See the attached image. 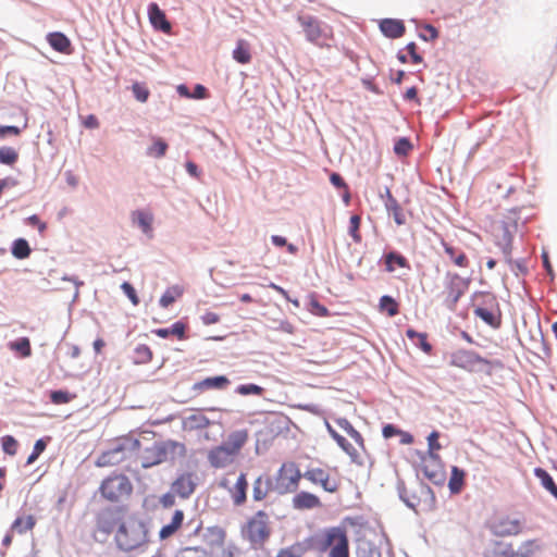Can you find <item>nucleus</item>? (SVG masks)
Here are the masks:
<instances>
[{"label": "nucleus", "mask_w": 557, "mask_h": 557, "mask_svg": "<svg viewBox=\"0 0 557 557\" xmlns=\"http://www.w3.org/2000/svg\"><path fill=\"white\" fill-rule=\"evenodd\" d=\"M96 532L106 536L114 533V542L123 552L138 549L149 542L147 524L135 515H122L119 509L101 510L96 516Z\"/></svg>", "instance_id": "1"}, {"label": "nucleus", "mask_w": 557, "mask_h": 557, "mask_svg": "<svg viewBox=\"0 0 557 557\" xmlns=\"http://www.w3.org/2000/svg\"><path fill=\"white\" fill-rule=\"evenodd\" d=\"M248 438L249 433L246 429L231 432L226 441L208 451L207 460L209 465L214 469H223L231 466L239 456Z\"/></svg>", "instance_id": "2"}, {"label": "nucleus", "mask_w": 557, "mask_h": 557, "mask_svg": "<svg viewBox=\"0 0 557 557\" xmlns=\"http://www.w3.org/2000/svg\"><path fill=\"white\" fill-rule=\"evenodd\" d=\"M186 446L175 441H161L146 447L140 454V463L145 469L158 466L163 462L174 461L176 458L186 456Z\"/></svg>", "instance_id": "3"}, {"label": "nucleus", "mask_w": 557, "mask_h": 557, "mask_svg": "<svg viewBox=\"0 0 557 557\" xmlns=\"http://www.w3.org/2000/svg\"><path fill=\"white\" fill-rule=\"evenodd\" d=\"M140 450L139 440L133 436H122L112 442L110 447L102 451L97 460L96 466L99 468L113 467L132 458Z\"/></svg>", "instance_id": "4"}, {"label": "nucleus", "mask_w": 557, "mask_h": 557, "mask_svg": "<svg viewBox=\"0 0 557 557\" xmlns=\"http://www.w3.org/2000/svg\"><path fill=\"white\" fill-rule=\"evenodd\" d=\"M133 492L134 485L131 479L121 472H112L101 481L98 487L101 498L110 504L126 502L131 498Z\"/></svg>", "instance_id": "5"}, {"label": "nucleus", "mask_w": 557, "mask_h": 557, "mask_svg": "<svg viewBox=\"0 0 557 557\" xmlns=\"http://www.w3.org/2000/svg\"><path fill=\"white\" fill-rule=\"evenodd\" d=\"M271 533L270 517L264 510L257 511L242 528L243 537L256 549L264 546Z\"/></svg>", "instance_id": "6"}, {"label": "nucleus", "mask_w": 557, "mask_h": 557, "mask_svg": "<svg viewBox=\"0 0 557 557\" xmlns=\"http://www.w3.org/2000/svg\"><path fill=\"white\" fill-rule=\"evenodd\" d=\"M315 544L321 552L330 549L329 557H349V541L344 528L325 529L317 537Z\"/></svg>", "instance_id": "7"}, {"label": "nucleus", "mask_w": 557, "mask_h": 557, "mask_svg": "<svg viewBox=\"0 0 557 557\" xmlns=\"http://www.w3.org/2000/svg\"><path fill=\"white\" fill-rule=\"evenodd\" d=\"M301 478H304V474H301L296 462H283L276 472L273 488L280 495L295 493L299 487Z\"/></svg>", "instance_id": "8"}, {"label": "nucleus", "mask_w": 557, "mask_h": 557, "mask_svg": "<svg viewBox=\"0 0 557 557\" xmlns=\"http://www.w3.org/2000/svg\"><path fill=\"white\" fill-rule=\"evenodd\" d=\"M467 288V282L459 274L447 272L442 292L443 304L448 309L454 310Z\"/></svg>", "instance_id": "9"}, {"label": "nucleus", "mask_w": 557, "mask_h": 557, "mask_svg": "<svg viewBox=\"0 0 557 557\" xmlns=\"http://www.w3.org/2000/svg\"><path fill=\"white\" fill-rule=\"evenodd\" d=\"M304 478L314 485L321 486L327 493H336L341 486V480L337 475H333L329 469L311 467L308 468Z\"/></svg>", "instance_id": "10"}, {"label": "nucleus", "mask_w": 557, "mask_h": 557, "mask_svg": "<svg viewBox=\"0 0 557 557\" xmlns=\"http://www.w3.org/2000/svg\"><path fill=\"white\" fill-rule=\"evenodd\" d=\"M450 363L454 367L461 368L467 371H473L488 362L472 350L459 349L451 355Z\"/></svg>", "instance_id": "11"}, {"label": "nucleus", "mask_w": 557, "mask_h": 557, "mask_svg": "<svg viewBox=\"0 0 557 557\" xmlns=\"http://www.w3.org/2000/svg\"><path fill=\"white\" fill-rule=\"evenodd\" d=\"M491 531L497 536L518 535L522 531V521L516 517H500L493 521Z\"/></svg>", "instance_id": "12"}, {"label": "nucleus", "mask_w": 557, "mask_h": 557, "mask_svg": "<svg viewBox=\"0 0 557 557\" xmlns=\"http://www.w3.org/2000/svg\"><path fill=\"white\" fill-rule=\"evenodd\" d=\"M488 302L491 308L476 307L474 309V314L490 326L497 329L502 324V314L495 297H490Z\"/></svg>", "instance_id": "13"}, {"label": "nucleus", "mask_w": 557, "mask_h": 557, "mask_svg": "<svg viewBox=\"0 0 557 557\" xmlns=\"http://www.w3.org/2000/svg\"><path fill=\"white\" fill-rule=\"evenodd\" d=\"M195 474L191 472L180 474L171 486L173 494L180 496L181 498H188L195 492Z\"/></svg>", "instance_id": "14"}, {"label": "nucleus", "mask_w": 557, "mask_h": 557, "mask_svg": "<svg viewBox=\"0 0 557 557\" xmlns=\"http://www.w3.org/2000/svg\"><path fill=\"white\" fill-rule=\"evenodd\" d=\"M226 531L219 525L207 528L203 534V542L207 547V554L226 543Z\"/></svg>", "instance_id": "15"}, {"label": "nucleus", "mask_w": 557, "mask_h": 557, "mask_svg": "<svg viewBox=\"0 0 557 557\" xmlns=\"http://www.w3.org/2000/svg\"><path fill=\"white\" fill-rule=\"evenodd\" d=\"M148 17L154 30L162 33L171 30V23L157 3L152 2L148 5Z\"/></svg>", "instance_id": "16"}, {"label": "nucleus", "mask_w": 557, "mask_h": 557, "mask_svg": "<svg viewBox=\"0 0 557 557\" xmlns=\"http://www.w3.org/2000/svg\"><path fill=\"white\" fill-rule=\"evenodd\" d=\"M293 507L297 510H309L322 506L320 498L309 492L297 493L292 500Z\"/></svg>", "instance_id": "17"}, {"label": "nucleus", "mask_w": 557, "mask_h": 557, "mask_svg": "<svg viewBox=\"0 0 557 557\" xmlns=\"http://www.w3.org/2000/svg\"><path fill=\"white\" fill-rule=\"evenodd\" d=\"M274 485L270 476L259 475L252 484V498L256 502L264 500L269 493L274 490Z\"/></svg>", "instance_id": "18"}, {"label": "nucleus", "mask_w": 557, "mask_h": 557, "mask_svg": "<svg viewBox=\"0 0 557 557\" xmlns=\"http://www.w3.org/2000/svg\"><path fill=\"white\" fill-rule=\"evenodd\" d=\"M379 28L382 35H404L406 25L403 20L382 18L379 21Z\"/></svg>", "instance_id": "19"}, {"label": "nucleus", "mask_w": 557, "mask_h": 557, "mask_svg": "<svg viewBox=\"0 0 557 557\" xmlns=\"http://www.w3.org/2000/svg\"><path fill=\"white\" fill-rule=\"evenodd\" d=\"M298 22L306 35H326L324 29L320 27V21L310 14L298 15Z\"/></svg>", "instance_id": "20"}, {"label": "nucleus", "mask_w": 557, "mask_h": 557, "mask_svg": "<svg viewBox=\"0 0 557 557\" xmlns=\"http://www.w3.org/2000/svg\"><path fill=\"white\" fill-rule=\"evenodd\" d=\"M248 482L245 473H240L234 487L231 490L233 502L236 506L243 505L247 499Z\"/></svg>", "instance_id": "21"}, {"label": "nucleus", "mask_w": 557, "mask_h": 557, "mask_svg": "<svg viewBox=\"0 0 557 557\" xmlns=\"http://www.w3.org/2000/svg\"><path fill=\"white\" fill-rule=\"evenodd\" d=\"M445 253L449 257V259L454 262L455 265L459 268H468L469 267V259L466 256V253L456 247L451 246L445 240L441 242Z\"/></svg>", "instance_id": "22"}, {"label": "nucleus", "mask_w": 557, "mask_h": 557, "mask_svg": "<svg viewBox=\"0 0 557 557\" xmlns=\"http://www.w3.org/2000/svg\"><path fill=\"white\" fill-rule=\"evenodd\" d=\"M183 520L184 512L182 510H176L172 517L171 522L161 528L160 537L168 539L173 535L182 527Z\"/></svg>", "instance_id": "23"}, {"label": "nucleus", "mask_w": 557, "mask_h": 557, "mask_svg": "<svg viewBox=\"0 0 557 557\" xmlns=\"http://www.w3.org/2000/svg\"><path fill=\"white\" fill-rule=\"evenodd\" d=\"M385 268L387 272H394L396 268L409 269L410 264L403 255L392 251L385 255Z\"/></svg>", "instance_id": "24"}, {"label": "nucleus", "mask_w": 557, "mask_h": 557, "mask_svg": "<svg viewBox=\"0 0 557 557\" xmlns=\"http://www.w3.org/2000/svg\"><path fill=\"white\" fill-rule=\"evenodd\" d=\"M233 58L240 64H247L251 60V48L246 40H238L233 51Z\"/></svg>", "instance_id": "25"}, {"label": "nucleus", "mask_w": 557, "mask_h": 557, "mask_svg": "<svg viewBox=\"0 0 557 557\" xmlns=\"http://www.w3.org/2000/svg\"><path fill=\"white\" fill-rule=\"evenodd\" d=\"M35 525L36 518L33 515H28L26 517H17L11 525V530L18 534H24L27 531H32Z\"/></svg>", "instance_id": "26"}, {"label": "nucleus", "mask_w": 557, "mask_h": 557, "mask_svg": "<svg viewBox=\"0 0 557 557\" xmlns=\"http://www.w3.org/2000/svg\"><path fill=\"white\" fill-rule=\"evenodd\" d=\"M386 209L393 215L394 221L401 225L405 223V214L398 201L392 196L391 191L387 189V201Z\"/></svg>", "instance_id": "27"}, {"label": "nucleus", "mask_w": 557, "mask_h": 557, "mask_svg": "<svg viewBox=\"0 0 557 557\" xmlns=\"http://www.w3.org/2000/svg\"><path fill=\"white\" fill-rule=\"evenodd\" d=\"M465 475V471L459 469L458 467L454 466L451 468V473L448 482V487L451 493L457 494L462 490Z\"/></svg>", "instance_id": "28"}, {"label": "nucleus", "mask_w": 557, "mask_h": 557, "mask_svg": "<svg viewBox=\"0 0 557 557\" xmlns=\"http://www.w3.org/2000/svg\"><path fill=\"white\" fill-rule=\"evenodd\" d=\"M534 474L541 481V484L557 499V485L549 473L542 468H535Z\"/></svg>", "instance_id": "29"}, {"label": "nucleus", "mask_w": 557, "mask_h": 557, "mask_svg": "<svg viewBox=\"0 0 557 557\" xmlns=\"http://www.w3.org/2000/svg\"><path fill=\"white\" fill-rule=\"evenodd\" d=\"M185 324L182 322L174 323L170 329H158L154 334L161 338H166L170 335L177 336L178 339L185 338Z\"/></svg>", "instance_id": "30"}, {"label": "nucleus", "mask_w": 557, "mask_h": 557, "mask_svg": "<svg viewBox=\"0 0 557 557\" xmlns=\"http://www.w3.org/2000/svg\"><path fill=\"white\" fill-rule=\"evenodd\" d=\"M380 311L386 312L388 317H395L399 312L398 302L391 296L384 295L380 298Z\"/></svg>", "instance_id": "31"}, {"label": "nucleus", "mask_w": 557, "mask_h": 557, "mask_svg": "<svg viewBox=\"0 0 557 557\" xmlns=\"http://www.w3.org/2000/svg\"><path fill=\"white\" fill-rule=\"evenodd\" d=\"M183 295V289L180 286H172L168 288L161 296L159 302L162 308L170 307L177 298Z\"/></svg>", "instance_id": "32"}, {"label": "nucleus", "mask_w": 557, "mask_h": 557, "mask_svg": "<svg viewBox=\"0 0 557 557\" xmlns=\"http://www.w3.org/2000/svg\"><path fill=\"white\" fill-rule=\"evenodd\" d=\"M50 46L58 52L71 54L73 49L69 37H47Z\"/></svg>", "instance_id": "33"}, {"label": "nucleus", "mask_w": 557, "mask_h": 557, "mask_svg": "<svg viewBox=\"0 0 557 557\" xmlns=\"http://www.w3.org/2000/svg\"><path fill=\"white\" fill-rule=\"evenodd\" d=\"M409 24L413 26V30L417 35H423V32H428L429 35H438L437 28L424 20L411 18L409 20Z\"/></svg>", "instance_id": "34"}, {"label": "nucleus", "mask_w": 557, "mask_h": 557, "mask_svg": "<svg viewBox=\"0 0 557 557\" xmlns=\"http://www.w3.org/2000/svg\"><path fill=\"white\" fill-rule=\"evenodd\" d=\"M9 347L11 350L18 352L24 358L32 355L30 342L27 337H21L15 342H11Z\"/></svg>", "instance_id": "35"}, {"label": "nucleus", "mask_w": 557, "mask_h": 557, "mask_svg": "<svg viewBox=\"0 0 557 557\" xmlns=\"http://www.w3.org/2000/svg\"><path fill=\"white\" fill-rule=\"evenodd\" d=\"M329 432L332 438L337 443V445L349 456L356 457L357 450L347 442V440L339 435L335 430H333L330 425H327Z\"/></svg>", "instance_id": "36"}, {"label": "nucleus", "mask_w": 557, "mask_h": 557, "mask_svg": "<svg viewBox=\"0 0 557 557\" xmlns=\"http://www.w3.org/2000/svg\"><path fill=\"white\" fill-rule=\"evenodd\" d=\"M230 384V380L224 376H213V377H207L203 381L199 383L201 387L205 388H215V389H223Z\"/></svg>", "instance_id": "37"}, {"label": "nucleus", "mask_w": 557, "mask_h": 557, "mask_svg": "<svg viewBox=\"0 0 557 557\" xmlns=\"http://www.w3.org/2000/svg\"><path fill=\"white\" fill-rule=\"evenodd\" d=\"M32 250L24 238H18L13 243L12 255L17 259H25L29 257Z\"/></svg>", "instance_id": "38"}, {"label": "nucleus", "mask_w": 557, "mask_h": 557, "mask_svg": "<svg viewBox=\"0 0 557 557\" xmlns=\"http://www.w3.org/2000/svg\"><path fill=\"white\" fill-rule=\"evenodd\" d=\"M305 553L306 547L304 544L295 543L288 547L280 549L275 557H302Z\"/></svg>", "instance_id": "39"}, {"label": "nucleus", "mask_w": 557, "mask_h": 557, "mask_svg": "<svg viewBox=\"0 0 557 557\" xmlns=\"http://www.w3.org/2000/svg\"><path fill=\"white\" fill-rule=\"evenodd\" d=\"M237 548L232 543H224L208 554V557H236Z\"/></svg>", "instance_id": "40"}, {"label": "nucleus", "mask_w": 557, "mask_h": 557, "mask_svg": "<svg viewBox=\"0 0 557 557\" xmlns=\"http://www.w3.org/2000/svg\"><path fill=\"white\" fill-rule=\"evenodd\" d=\"M540 549V545L536 540H529L522 543L519 550L515 554L518 557H533L534 554Z\"/></svg>", "instance_id": "41"}, {"label": "nucleus", "mask_w": 557, "mask_h": 557, "mask_svg": "<svg viewBox=\"0 0 557 557\" xmlns=\"http://www.w3.org/2000/svg\"><path fill=\"white\" fill-rule=\"evenodd\" d=\"M406 335L410 339L418 338L419 345L424 352L430 354L432 351V346L428 342V335L425 333H419L412 329H409L406 331Z\"/></svg>", "instance_id": "42"}, {"label": "nucleus", "mask_w": 557, "mask_h": 557, "mask_svg": "<svg viewBox=\"0 0 557 557\" xmlns=\"http://www.w3.org/2000/svg\"><path fill=\"white\" fill-rule=\"evenodd\" d=\"M18 159L17 151L12 147L0 148V163L13 165Z\"/></svg>", "instance_id": "43"}, {"label": "nucleus", "mask_w": 557, "mask_h": 557, "mask_svg": "<svg viewBox=\"0 0 557 557\" xmlns=\"http://www.w3.org/2000/svg\"><path fill=\"white\" fill-rule=\"evenodd\" d=\"M187 423L191 429H205L209 426L210 420L201 412H197L187 418Z\"/></svg>", "instance_id": "44"}, {"label": "nucleus", "mask_w": 557, "mask_h": 557, "mask_svg": "<svg viewBox=\"0 0 557 557\" xmlns=\"http://www.w3.org/2000/svg\"><path fill=\"white\" fill-rule=\"evenodd\" d=\"M168 150V144L161 138H156L152 146L148 149V154L154 158H161Z\"/></svg>", "instance_id": "45"}, {"label": "nucleus", "mask_w": 557, "mask_h": 557, "mask_svg": "<svg viewBox=\"0 0 557 557\" xmlns=\"http://www.w3.org/2000/svg\"><path fill=\"white\" fill-rule=\"evenodd\" d=\"M360 223H361V218L358 214H354L350 216L349 234L352 237L355 243L361 242V234L359 232Z\"/></svg>", "instance_id": "46"}, {"label": "nucleus", "mask_w": 557, "mask_h": 557, "mask_svg": "<svg viewBox=\"0 0 557 557\" xmlns=\"http://www.w3.org/2000/svg\"><path fill=\"white\" fill-rule=\"evenodd\" d=\"M484 557H515V553L510 548H505L502 544L497 543L485 553Z\"/></svg>", "instance_id": "47"}, {"label": "nucleus", "mask_w": 557, "mask_h": 557, "mask_svg": "<svg viewBox=\"0 0 557 557\" xmlns=\"http://www.w3.org/2000/svg\"><path fill=\"white\" fill-rule=\"evenodd\" d=\"M2 449L5 454L14 456L17 451L18 443L12 435H5L1 438Z\"/></svg>", "instance_id": "48"}, {"label": "nucleus", "mask_w": 557, "mask_h": 557, "mask_svg": "<svg viewBox=\"0 0 557 557\" xmlns=\"http://www.w3.org/2000/svg\"><path fill=\"white\" fill-rule=\"evenodd\" d=\"M75 398V395L70 394L66 391H53L50 394V399L55 405L67 404Z\"/></svg>", "instance_id": "49"}, {"label": "nucleus", "mask_w": 557, "mask_h": 557, "mask_svg": "<svg viewBox=\"0 0 557 557\" xmlns=\"http://www.w3.org/2000/svg\"><path fill=\"white\" fill-rule=\"evenodd\" d=\"M236 392L240 395H257L261 396L264 392L263 387L256 384H243L236 388Z\"/></svg>", "instance_id": "50"}, {"label": "nucleus", "mask_w": 557, "mask_h": 557, "mask_svg": "<svg viewBox=\"0 0 557 557\" xmlns=\"http://www.w3.org/2000/svg\"><path fill=\"white\" fill-rule=\"evenodd\" d=\"M133 94L135 98L140 102H146L149 98L150 91L149 89L140 83H135L132 86Z\"/></svg>", "instance_id": "51"}, {"label": "nucleus", "mask_w": 557, "mask_h": 557, "mask_svg": "<svg viewBox=\"0 0 557 557\" xmlns=\"http://www.w3.org/2000/svg\"><path fill=\"white\" fill-rule=\"evenodd\" d=\"M411 149V143L405 137L399 138L394 146V151L397 156H407Z\"/></svg>", "instance_id": "52"}, {"label": "nucleus", "mask_w": 557, "mask_h": 557, "mask_svg": "<svg viewBox=\"0 0 557 557\" xmlns=\"http://www.w3.org/2000/svg\"><path fill=\"white\" fill-rule=\"evenodd\" d=\"M137 221L141 230L147 233L151 230L152 216L141 211L136 212Z\"/></svg>", "instance_id": "53"}, {"label": "nucleus", "mask_w": 557, "mask_h": 557, "mask_svg": "<svg viewBox=\"0 0 557 557\" xmlns=\"http://www.w3.org/2000/svg\"><path fill=\"white\" fill-rule=\"evenodd\" d=\"M46 442L44 440H38L35 445L33 453L27 458V465H32L35 460L40 456V454L46 449Z\"/></svg>", "instance_id": "54"}, {"label": "nucleus", "mask_w": 557, "mask_h": 557, "mask_svg": "<svg viewBox=\"0 0 557 557\" xmlns=\"http://www.w3.org/2000/svg\"><path fill=\"white\" fill-rule=\"evenodd\" d=\"M438 433L436 431H433L428 436V445H429V451L431 456H435V454L442 448L440 442H438Z\"/></svg>", "instance_id": "55"}, {"label": "nucleus", "mask_w": 557, "mask_h": 557, "mask_svg": "<svg viewBox=\"0 0 557 557\" xmlns=\"http://www.w3.org/2000/svg\"><path fill=\"white\" fill-rule=\"evenodd\" d=\"M121 288L134 306H137L139 304V298L132 284H129L128 282H124L121 285Z\"/></svg>", "instance_id": "56"}, {"label": "nucleus", "mask_w": 557, "mask_h": 557, "mask_svg": "<svg viewBox=\"0 0 557 557\" xmlns=\"http://www.w3.org/2000/svg\"><path fill=\"white\" fill-rule=\"evenodd\" d=\"M221 320L220 314L213 311H207L201 315V321L206 325L219 323Z\"/></svg>", "instance_id": "57"}, {"label": "nucleus", "mask_w": 557, "mask_h": 557, "mask_svg": "<svg viewBox=\"0 0 557 557\" xmlns=\"http://www.w3.org/2000/svg\"><path fill=\"white\" fill-rule=\"evenodd\" d=\"M137 354L140 356L141 361H150L152 359V351L146 345H140L136 349Z\"/></svg>", "instance_id": "58"}, {"label": "nucleus", "mask_w": 557, "mask_h": 557, "mask_svg": "<svg viewBox=\"0 0 557 557\" xmlns=\"http://www.w3.org/2000/svg\"><path fill=\"white\" fill-rule=\"evenodd\" d=\"M176 557H202V555L197 547H186L182 549Z\"/></svg>", "instance_id": "59"}, {"label": "nucleus", "mask_w": 557, "mask_h": 557, "mask_svg": "<svg viewBox=\"0 0 557 557\" xmlns=\"http://www.w3.org/2000/svg\"><path fill=\"white\" fill-rule=\"evenodd\" d=\"M407 51L409 52V54L411 57L412 63L418 64V63L422 62V57L417 53V46L414 42L408 44Z\"/></svg>", "instance_id": "60"}, {"label": "nucleus", "mask_w": 557, "mask_h": 557, "mask_svg": "<svg viewBox=\"0 0 557 557\" xmlns=\"http://www.w3.org/2000/svg\"><path fill=\"white\" fill-rule=\"evenodd\" d=\"M330 181L336 188H348L347 184L338 173H332L330 176Z\"/></svg>", "instance_id": "61"}, {"label": "nucleus", "mask_w": 557, "mask_h": 557, "mask_svg": "<svg viewBox=\"0 0 557 557\" xmlns=\"http://www.w3.org/2000/svg\"><path fill=\"white\" fill-rule=\"evenodd\" d=\"M83 125L86 128H98L99 127V121L96 115L89 114L83 120Z\"/></svg>", "instance_id": "62"}, {"label": "nucleus", "mask_w": 557, "mask_h": 557, "mask_svg": "<svg viewBox=\"0 0 557 557\" xmlns=\"http://www.w3.org/2000/svg\"><path fill=\"white\" fill-rule=\"evenodd\" d=\"M277 331H281L286 334H294L295 333V326L289 321H281L280 325L276 327Z\"/></svg>", "instance_id": "63"}, {"label": "nucleus", "mask_w": 557, "mask_h": 557, "mask_svg": "<svg viewBox=\"0 0 557 557\" xmlns=\"http://www.w3.org/2000/svg\"><path fill=\"white\" fill-rule=\"evenodd\" d=\"M21 129L17 126H0V137H5L8 134L17 136Z\"/></svg>", "instance_id": "64"}]
</instances>
